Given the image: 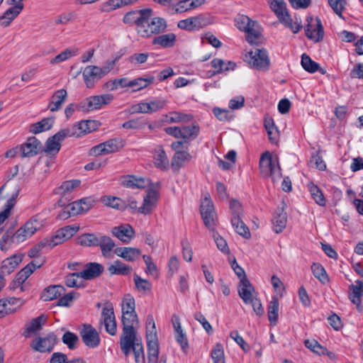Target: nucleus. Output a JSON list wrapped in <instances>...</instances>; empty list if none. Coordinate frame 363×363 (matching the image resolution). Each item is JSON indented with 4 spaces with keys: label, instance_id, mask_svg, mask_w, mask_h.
<instances>
[{
    "label": "nucleus",
    "instance_id": "obj_1",
    "mask_svg": "<svg viewBox=\"0 0 363 363\" xmlns=\"http://www.w3.org/2000/svg\"><path fill=\"white\" fill-rule=\"evenodd\" d=\"M123 332L120 337V347L125 357L131 352L136 359V333L134 328V322L136 320L135 301L130 294L124 296L122 303Z\"/></svg>",
    "mask_w": 363,
    "mask_h": 363
},
{
    "label": "nucleus",
    "instance_id": "obj_2",
    "mask_svg": "<svg viewBox=\"0 0 363 363\" xmlns=\"http://www.w3.org/2000/svg\"><path fill=\"white\" fill-rule=\"evenodd\" d=\"M138 34L148 38L164 33L167 27V21L161 17L151 18L152 9H145L138 11Z\"/></svg>",
    "mask_w": 363,
    "mask_h": 363
},
{
    "label": "nucleus",
    "instance_id": "obj_3",
    "mask_svg": "<svg viewBox=\"0 0 363 363\" xmlns=\"http://www.w3.org/2000/svg\"><path fill=\"white\" fill-rule=\"evenodd\" d=\"M259 170L264 177H270L273 182L279 181L282 177L278 157L272 156L268 151L261 155Z\"/></svg>",
    "mask_w": 363,
    "mask_h": 363
},
{
    "label": "nucleus",
    "instance_id": "obj_4",
    "mask_svg": "<svg viewBox=\"0 0 363 363\" xmlns=\"http://www.w3.org/2000/svg\"><path fill=\"white\" fill-rule=\"evenodd\" d=\"M236 27L247 33L246 40L250 43H256L260 37V33L255 28L257 22L243 14L238 15L235 18Z\"/></svg>",
    "mask_w": 363,
    "mask_h": 363
},
{
    "label": "nucleus",
    "instance_id": "obj_5",
    "mask_svg": "<svg viewBox=\"0 0 363 363\" xmlns=\"http://www.w3.org/2000/svg\"><path fill=\"white\" fill-rule=\"evenodd\" d=\"M160 184L152 186L143 192V203L138 207V212L144 215H150L156 208L159 201L160 194Z\"/></svg>",
    "mask_w": 363,
    "mask_h": 363
},
{
    "label": "nucleus",
    "instance_id": "obj_6",
    "mask_svg": "<svg viewBox=\"0 0 363 363\" xmlns=\"http://www.w3.org/2000/svg\"><path fill=\"white\" fill-rule=\"evenodd\" d=\"M245 61L252 68L267 71L269 68L270 60L264 49H255L245 55Z\"/></svg>",
    "mask_w": 363,
    "mask_h": 363
},
{
    "label": "nucleus",
    "instance_id": "obj_7",
    "mask_svg": "<svg viewBox=\"0 0 363 363\" xmlns=\"http://www.w3.org/2000/svg\"><path fill=\"white\" fill-rule=\"evenodd\" d=\"M111 94L91 96L86 98L79 104V110L83 112H89L101 108L104 105H107L113 100Z\"/></svg>",
    "mask_w": 363,
    "mask_h": 363
},
{
    "label": "nucleus",
    "instance_id": "obj_8",
    "mask_svg": "<svg viewBox=\"0 0 363 363\" xmlns=\"http://www.w3.org/2000/svg\"><path fill=\"white\" fill-rule=\"evenodd\" d=\"M306 22L305 27L306 37L315 43L321 41L324 36V30L320 19L318 17L313 18L308 16Z\"/></svg>",
    "mask_w": 363,
    "mask_h": 363
},
{
    "label": "nucleus",
    "instance_id": "obj_9",
    "mask_svg": "<svg viewBox=\"0 0 363 363\" xmlns=\"http://www.w3.org/2000/svg\"><path fill=\"white\" fill-rule=\"evenodd\" d=\"M201 215L205 225L211 230H213L216 226V214L212 201L206 196L201 204Z\"/></svg>",
    "mask_w": 363,
    "mask_h": 363
},
{
    "label": "nucleus",
    "instance_id": "obj_10",
    "mask_svg": "<svg viewBox=\"0 0 363 363\" xmlns=\"http://www.w3.org/2000/svg\"><path fill=\"white\" fill-rule=\"evenodd\" d=\"M79 335L84 345L89 348H95L100 345L99 334L90 324H84L79 331Z\"/></svg>",
    "mask_w": 363,
    "mask_h": 363
},
{
    "label": "nucleus",
    "instance_id": "obj_11",
    "mask_svg": "<svg viewBox=\"0 0 363 363\" xmlns=\"http://www.w3.org/2000/svg\"><path fill=\"white\" fill-rule=\"evenodd\" d=\"M108 73V68H101L97 66H87L83 72L84 82L88 88H92L96 82Z\"/></svg>",
    "mask_w": 363,
    "mask_h": 363
},
{
    "label": "nucleus",
    "instance_id": "obj_12",
    "mask_svg": "<svg viewBox=\"0 0 363 363\" xmlns=\"http://www.w3.org/2000/svg\"><path fill=\"white\" fill-rule=\"evenodd\" d=\"M68 137H70V132L67 131L66 128L60 130L48 139L45 143V152L50 155H56L60 150V143Z\"/></svg>",
    "mask_w": 363,
    "mask_h": 363
},
{
    "label": "nucleus",
    "instance_id": "obj_13",
    "mask_svg": "<svg viewBox=\"0 0 363 363\" xmlns=\"http://www.w3.org/2000/svg\"><path fill=\"white\" fill-rule=\"evenodd\" d=\"M101 316L106 332L111 335H115L117 332V325L111 303L105 304L102 309Z\"/></svg>",
    "mask_w": 363,
    "mask_h": 363
},
{
    "label": "nucleus",
    "instance_id": "obj_14",
    "mask_svg": "<svg viewBox=\"0 0 363 363\" xmlns=\"http://www.w3.org/2000/svg\"><path fill=\"white\" fill-rule=\"evenodd\" d=\"M96 125L95 121H82L66 129L70 132V137H80L94 130Z\"/></svg>",
    "mask_w": 363,
    "mask_h": 363
},
{
    "label": "nucleus",
    "instance_id": "obj_15",
    "mask_svg": "<svg viewBox=\"0 0 363 363\" xmlns=\"http://www.w3.org/2000/svg\"><path fill=\"white\" fill-rule=\"evenodd\" d=\"M40 148V142L35 137H30L20 146L22 157H31L38 155Z\"/></svg>",
    "mask_w": 363,
    "mask_h": 363
},
{
    "label": "nucleus",
    "instance_id": "obj_16",
    "mask_svg": "<svg viewBox=\"0 0 363 363\" xmlns=\"http://www.w3.org/2000/svg\"><path fill=\"white\" fill-rule=\"evenodd\" d=\"M111 233L123 242L128 243L133 238L135 231L129 224H121L113 227L111 229Z\"/></svg>",
    "mask_w": 363,
    "mask_h": 363
},
{
    "label": "nucleus",
    "instance_id": "obj_17",
    "mask_svg": "<svg viewBox=\"0 0 363 363\" xmlns=\"http://www.w3.org/2000/svg\"><path fill=\"white\" fill-rule=\"evenodd\" d=\"M255 289L248 279L240 281L238 294L245 304H250L257 297L254 296Z\"/></svg>",
    "mask_w": 363,
    "mask_h": 363
},
{
    "label": "nucleus",
    "instance_id": "obj_18",
    "mask_svg": "<svg viewBox=\"0 0 363 363\" xmlns=\"http://www.w3.org/2000/svg\"><path fill=\"white\" fill-rule=\"evenodd\" d=\"M102 264L97 262H89L83 271L79 272L81 277L85 280H91L99 277L104 272Z\"/></svg>",
    "mask_w": 363,
    "mask_h": 363
},
{
    "label": "nucleus",
    "instance_id": "obj_19",
    "mask_svg": "<svg viewBox=\"0 0 363 363\" xmlns=\"http://www.w3.org/2000/svg\"><path fill=\"white\" fill-rule=\"evenodd\" d=\"M167 101L156 99L149 102H140L138 104V112L144 113H152L165 107Z\"/></svg>",
    "mask_w": 363,
    "mask_h": 363
},
{
    "label": "nucleus",
    "instance_id": "obj_20",
    "mask_svg": "<svg viewBox=\"0 0 363 363\" xmlns=\"http://www.w3.org/2000/svg\"><path fill=\"white\" fill-rule=\"evenodd\" d=\"M56 344V336L50 334L45 337H39L33 342V349L40 352H50Z\"/></svg>",
    "mask_w": 363,
    "mask_h": 363
},
{
    "label": "nucleus",
    "instance_id": "obj_21",
    "mask_svg": "<svg viewBox=\"0 0 363 363\" xmlns=\"http://www.w3.org/2000/svg\"><path fill=\"white\" fill-rule=\"evenodd\" d=\"M23 255L21 254L13 255L6 259H5L1 267V274L3 277L4 275H9L14 271L18 265L22 262Z\"/></svg>",
    "mask_w": 363,
    "mask_h": 363
},
{
    "label": "nucleus",
    "instance_id": "obj_22",
    "mask_svg": "<svg viewBox=\"0 0 363 363\" xmlns=\"http://www.w3.org/2000/svg\"><path fill=\"white\" fill-rule=\"evenodd\" d=\"M23 9V4L18 2L12 7L8 9L4 13L0 16L1 26L8 27L11 23L20 14Z\"/></svg>",
    "mask_w": 363,
    "mask_h": 363
},
{
    "label": "nucleus",
    "instance_id": "obj_23",
    "mask_svg": "<svg viewBox=\"0 0 363 363\" xmlns=\"http://www.w3.org/2000/svg\"><path fill=\"white\" fill-rule=\"evenodd\" d=\"M67 98V92L65 89L56 91L50 98L48 108L52 112H55L62 108Z\"/></svg>",
    "mask_w": 363,
    "mask_h": 363
},
{
    "label": "nucleus",
    "instance_id": "obj_24",
    "mask_svg": "<svg viewBox=\"0 0 363 363\" xmlns=\"http://www.w3.org/2000/svg\"><path fill=\"white\" fill-rule=\"evenodd\" d=\"M273 230L276 233H280L286 228L287 216L282 208H278L272 219Z\"/></svg>",
    "mask_w": 363,
    "mask_h": 363
},
{
    "label": "nucleus",
    "instance_id": "obj_25",
    "mask_svg": "<svg viewBox=\"0 0 363 363\" xmlns=\"http://www.w3.org/2000/svg\"><path fill=\"white\" fill-rule=\"evenodd\" d=\"M81 184L79 179H72L65 181L60 186L55 188L53 191L54 194L61 195L64 196L69 194L78 188Z\"/></svg>",
    "mask_w": 363,
    "mask_h": 363
},
{
    "label": "nucleus",
    "instance_id": "obj_26",
    "mask_svg": "<svg viewBox=\"0 0 363 363\" xmlns=\"http://www.w3.org/2000/svg\"><path fill=\"white\" fill-rule=\"evenodd\" d=\"M355 283V285L352 284L350 286L352 293L350 295L349 298L352 303L357 305L358 311H361V296L363 294V281L357 280Z\"/></svg>",
    "mask_w": 363,
    "mask_h": 363
},
{
    "label": "nucleus",
    "instance_id": "obj_27",
    "mask_svg": "<svg viewBox=\"0 0 363 363\" xmlns=\"http://www.w3.org/2000/svg\"><path fill=\"white\" fill-rule=\"evenodd\" d=\"M65 293V289L61 285H53L45 288L42 294V298L45 301L56 299Z\"/></svg>",
    "mask_w": 363,
    "mask_h": 363
},
{
    "label": "nucleus",
    "instance_id": "obj_28",
    "mask_svg": "<svg viewBox=\"0 0 363 363\" xmlns=\"http://www.w3.org/2000/svg\"><path fill=\"white\" fill-rule=\"evenodd\" d=\"M200 132V128L197 124L184 125L181 127V139L184 142L189 143L196 139Z\"/></svg>",
    "mask_w": 363,
    "mask_h": 363
},
{
    "label": "nucleus",
    "instance_id": "obj_29",
    "mask_svg": "<svg viewBox=\"0 0 363 363\" xmlns=\"http://www.w3.org/2000/svg\"><path fill=\"white\" fill-rule=\"evenodd\" d=\"M268 3L279 21L289 14L284 0H269Z\"/></svg>",
    "mask_w": 363,
    "mask_h": 363
},
{
    "label": "nucleus",
    "instance_id": "obj_30",
    "mask_svg": "<svg viewBox=\"0 0 363 363\" xmlns=\"http://www.w3.org/2000/svg\"><path fill=\"white\" fill-rule=\"evenodd\" d=\"M55 122L53 117L44 118L40 121L30 125V132L38 134L50 130Z\"/></svg>",
    "mask_w": 363,
    "mask_h": 363
},
{
    "label": "nucleus",
    "instance_id": "obj_31",
    "mask_svg": "<svg viewBox=\"0 0 363 363\" xmlns=\"http://www.w3.org/2000/svg\"><path fill=\"white\" fill-rule=\"evenodd\" d=\"M176 41V35L172 33L160 35L152 39L153 45H158L162 48H171Z\"/></svg>",
    "mask_w": 363,
    "mask_h": 363
},
{
    "label": "nucleus",
    "instance_id": "obj_32",
    "mask_svg": "<svg viewBox=\"0 0 363 363\" xmlns=\"http://www.w3.org/2000/svg\"><path fill=\"white\" fill-rule=\"evenodd\" d=\"M231 224L235 232L245 238H250L251 236L248 227L240 217H231Z\"/></svg>",
    "mask_w": 363,
    "mask_h": 363
},
{
    "label": "nucleus",
    "instance_id": "obj_33",
    "mask_svg": "<svg viewBox=\"0 0 363 363\" xmlns=\"http://www.w3.org/2000/svg\"><path fill=\"white\" fill-rule=\"evenodd\" d=\"M50 363H86L82 357H74L71 359L62 352H54L50 359Z\"/></svg>",
    "mask_w": 363,
    "mask_h": 363
},
{
    "label": "nucleus",
    "instance_id": "obj_34",
    "mask_svg": "<svg viewBox=\"0 0 363 363\" xmlns=\"http://www.w3.org/2000/svg\"><path fill=\"white\" fill-rule=\"evenodd\" d=\"M191 159V155L186 151H177L172 160V167L174 169H178L182 167L185 162H189Z\"/></svg>",
    "mask_w": 363,
    "mask_h": 363
},
{
    "label": "nucleus",
    "instance_id": "obj_35",
    "mask_svg": "<svg viewBox=\"0 0 363 363\" xmlns=\"http://www.w3.org/2000/svg\"><path fill=\"white\" fill-rule=\"evenodd\" d=\"M100 240V244L99 246L101 247V253L105 257H110L111 252L113 250L115 247V242L113 240L108 236L101 235L99 238Z\"/></svg>",
    "mask_w": 363,
    "mask_h": 363
},
{
    "label": "nucleus",
    "instance_id": "obj_36",
    "mask_svg": "<svg viewBox=\"0 0 363 363\" xmlns=\"http://www.w3.org/2000/svg\"><path fill=\"white\" fill-rule=\"evenodd\" d=\"M194 20V26L197 30L205 28L214 23V17L208 13H200L193 16Z\"/></svg>",
    "mask_w": 363,
    "mask_h": 363
},
{
    "label": "nucleus",
    "instance_id": "obj_37",
    "mask_svg": "<svg viewBox=\"0 0 363 363\" xmlns=\"http://www.w3.org/2000/svg\"><path fill=\"white\" fill-rule=\"evenodd\" d=\"M77 243L85 247H96L99 246L100 240L94 233H84L78 237Z\"/></svg>",
    "mask_w": 363,
    "mask_h": 363
},
{
    "label": "nucleus",
    "instance_id": "obj_38",
    "mask_svg": "<svg viewBox=\"0 0 363 363\" xmlns=\"http://www.w3.org/2000/svg\"><path fill=\"white\" fill-rule=\"evenodd\" d=\"M279 305L278 298L276 296H273L267 308L268 319L272 325H275L277 321Z\"/></svg>",
    "mask_w": 363,
    "mask_h": 363
},
{
    "label": "nucleus",
    "instance_id": "obj_39",
    "mask_svg": "<svg viewBox=\"0 0 363 363\" xmlns=\"http://www.w3.org/2000/svg\"><path fill=\"white\" fill-rule=\"evenodd\" d=\"M104 143L108 155L118 152L125 145V141L122 138H112Z\"/></svg>",
    "mask_w": 363,
    "mask_h": 363
},
{
    "label": "nucleus",
    "instance_id": "obj_40",
    "mask_svg": "<svg viewBox=\"0 0 363 363\" xmlns=\"http://www.w3.org/2000/svg\"><path fill=\"white\" fill-rule=\"evenodd\" d=\"M167 122L169 123L189 122L193 119L190 114L184 113L178 111L169 112L166 115Z\"/></svg>",
    "mask_w": 363,
    "mask_h": 363
},
{
    "label": "nucleus",
    "instance_id": "obj_41",
    "mask_svg": "<svg viewBox=\"0 0 363 363\" xmlns=\"http://www.w3.org/2000/svg\"><path fill=\"white\" fill-rule=\"evenodd\" d=\"M312 272L322 284H325L329 281L328 276L324 267L319 263H313L311 265Z\"/></svg>",
    "mask_w": 363,
    "mask_h": 363
},
{
    "label": "nucleus",
    "instance_id": "obj_42",
    "mask_svg": "<svg viewBox=\"0 0 363 363\" xmlns=\"http://www.w3.org/2000/svg\"><path fill=\"white\" fill-rule=\"evenodd\" d=\"M108 270L111 274L127 275L130 273V268L120 260H116L108 267Z\"/></svg>",
    "mask_w": 363,
    "mask_h": 363
},
{
    "label": "nucleus",
    "instance_id": "obj_43",
    "mask_svg": "<svg viewBox=\"0 0 363 363\" xmlns=\"http://www.w3.org/2000/svg\"><path fill=\"white\" fill-rule=\"evenodd\" d=\"M309 191L313 199L320 206H325L326 201L321 190L314 184L308 185Z\"/></svg>",
    "mask_w": 363,
    "mask_h": 363
},
{
    "label": "nucleus",
    "instance_id": "obj_44",
    "mask_svg": "<svg viewBox=\"0 0 363 363\" xmlns=\"http://www.w3.org/2000/svg\"><path fill=\"white\" fill-rule=\"evenodd\" d=\"M301 64L304 70L309 73H314L318 69V63L313 61L307 54L301 55Z\"/></svg>",
    "mask_w": 363,
    "mask_h": 363
},
{
    "label": "nucleus",
    "instance_id": "obj_45",
    "mask_svg": "<svg viewBox=\"0 0 363 363\" xmlns=\"http://www.w3.org/2000/svg\"><path fill=\"white\" fill-rule=\"evenodd\" d=\"M155 164L157 168L166 170L169 167V160L163 149H160L155 157Z\"/></svg>",
    "mask_w": 363,
    "mask_h": 363
},
{
    "label": "nucleus",
    "instance_id": "obj_46",
    "mask_svg": "<svg viewBox=\"0 0 363 363\" xmlns=\"http://www.w3.org/2000/svg\"><path fill=\"white\" fill-rule=\"evenodd\" d=\"M211 357L213 363H225V354L223 347L221 343H216L211 352Z\"/></svg>",
    "mask_w": 363,
    "mask_h": 363
},
{
    "label": "nucleus",
    "instance_id": "obj_47",
    "mask_svg": "<svg viewBox=\"0 0 363 363\" xmlns=\"http://www.w3.org/2000/svg\"><path fill=\"white\" fill-rule=\"evenodd\" d=\"M62 341L69 350H74L77 348L79 337L76 334L67 331L63 334Z\"/></svg>",
    "mask_w": 363,
    "mask_h": 363
},
{
    "label": "nucleus",
    "instance_id": "obj_48",
    "mask_svg": "<svg viewBox=\"0 0 363 363\" xmlns=\"http://www.w3.org/2000/svg\"><path fill=\"white\" fill-rule=\"evenodd\" d=\"M67 240V238L65 237L61 228L57 230L55 234L51 238H45V240L48 244L49 248H52L55 246L64 242Z\"/></svg>",
    "mask_w": 363,
    "mask_h": 363
},
{
    "label": "nucleus",
    "instance_id": "obj_49",
    "mask_svg": "<svg viewBox=\"0 0 363 363\" xmlns=\"http://www.w3.org/2000/svg\"><path fill=\"white\" fill-rule=\"evenodd\" d=\"M101 201L106 206L116 209H121L124 206L123 201L116 196H104L101 197Z\"/></svg>",
    "mask_w": 363,
    "mask_h": 363
},
{
    "label": "nucleus",
    "instance_id": "obj_50",
    "mask_svg": "<svg viewBox=\"0 0 363 363\" xmlns=\"http://www.w3.org/2000/svg\"><path fill=\"white\" fill-rule=\"evenodd\" d=\"M77 50L74 49H66L63 52H60L57 55H56L55 57L51 59L50 63L52 65H55L62 62H64L72 56L76 55Z\"/></svg>",
    "mask_w": 363,
    "mask_h": 363
},
{
    "label": "nucleus",
    "instance_id": "obj_51",
    "mask_svg": "<svg viewBox=\"0 0 363 363\" xmlns=\"http://www.w3.org/2000/svg\"><path fill=\"white\" fill-rule=\"evenodd\" d=\"M279 22L286 28L291 29L294 33H297L302 28L301 22H298V21L293 22L292 18L289 14L281 19V21Z\"/></svg>",
    "mask_w": 363,
    "mask_h": 363
},
{
    "label": "nucleus",
    "instance_id": "obj_52",
    "mask_svg": "<svg viewBox=\"0 0 363 363\" xmlns=\"http://www.w3.org/2000/svg\"><path fill=\"white\" fill-rule=\"evenodd\" d=\"M118 182L123 187L133 189L136 188V177L135 175H122L118 178Z\"/></svg>",
    "mask_w": 363,
    "mask_h": 363
},
{
    "label": "nucleus",
    "instance_id": "obj_53",
    "mask_svg": "<svg viewBox=\"0 0 363 363\" xmlns=\"http://www.w3.org/2000/svg\"><path fill=\"white\" fill-rule=\"evenodd\" d=\"M115 254L128 261L134 259L135 250L130 247H117L114 250Z\"/></svg>",
    "mask_w": 363,
    "mask_h": 363
},
{
    "label": "nucleus",
    "instance_id": "obj_54",
    "mask_svg": "<svg viewBox=\"0 0 363 363\" xmlns=\"http://www.w3.org/2000/svg\"><path fill=\"white\" fill-rule=\"evenodd\" d=\"M34 271L27 264L16 276L15 282L18 285L23 284Z\"/></svg>",
    "mask_w": 363,
    "mask_h": 363
},
{
    "label": "nucleus",
    "instance_id": "obj_55",
    "mask_svg": "<svg viewBox=\"0 0 363 363\" xmlns=\"http://www.w3.org/2000/svg\"><path fill=\"white\" fill-rule=\"evenodd\" d=\"M152 291V284L146 279L138 276V292L143 295H149Z\"/></svg>",
    "mask_w": 363,
    "mask_h": 363
},
{
    "label": "nucleus",
    "instance_id": "obj_56",
    "mask_svg": "<svg viewBox=\"0 0 363 363\" xmlns=\"http://www.w3.org/2000/svg\"><path fill=\"white\" fill-rule=\"evenodd\" d=\"M305 346L310 349L313 352H315L318 354H325L327 351L326 348L322 347L316 340H306L304 342Z\"/></svg>",
    "mask_w": 363,
    "mask_h": 363
},
{
    "label": "nucleus",
    "instance_id": "obj_57",
    "mask_svg": "<svg viewBox=\"0 0 363 363\" xmlns=\"http://www.w3.org/2000/svg\"><path fill=\"white\" fill-rule=\"evenodd\" d=\"M23 226L27 230V235H30L31 237L40 228L41 225L36 218L33 217L30 220L26 222Z\"/></svg>",
    "mask_w": 363,
    "mask_h": 363
},
{
    "label": "nucleus",
    "instance_id": "obj_58",
    "mask_svg": "<svg viewBox=\"0 0 363 363\" xmlns=\"http://www.w3.org/2000/svg\"><path fill=\"white\" fill-rule=\"evenodd\" d=\"M45 322L46 318L44 315H40L31 320L26 330L28 333H35L38 330Z\"/></svg>",
    "mask_w": 363,
    "mask_h": 363
},
{
    "label": "nucleus",
    "instance_id": "obj_59",
    "mask_svg": "<svg viewBox=\"0 0 363 363\" xmlns=\"http://www.w3.org/2000/svg\"><path fill=\"white\" fill-rule=\"evenodd\" d=\"M213 113L218 120L222 121H228L232 118L231 112L227 109L214 108Z\"/></svg>",
    "mask_w": 363,
    "mask_h": 363
},
{
    "label": "nucleus",
    "instance_id": "obj_60",
    "mask_svg": "<svg viewBox=\"0 0 363 363\" xmlns=\"http://www.w3.org/2000/svg\"><path fill=\"white\" fill-rule=\"evenodd\" d=\"M230 209L231 211L232 217L241 218L243 215V209L242 206L240 203L235 199H232L230 201Z\"/></svg>",
    "mask_w": 363,
    "mask_h": 363
},
{
    "label": "nucleus",
    "instance_id": "obj_61",
    "mask_svg": "<svg viewBox=\"0 0 363 363\" xmlns=\"http://www.w3.org/2000/svg\"><path fill=\"white\" fill-rule=\"evenodd\" d=\"M175 339L181 346L182 350L186 352L189 348V343L186 335L183 333L182 330L175 331Z\"/></svg>",
    "mask_w": 363,
    "mask_h": 363
},
{
    "label": "nucleus",
    "instance_id": "obj_62",
    "mask_svg": "<svg viewBox=\"0 0 363 363\" xmlns=\"http://www.w3.org/2000/svg\"><path fill=\"white\" fill-rule=\"evenodd\" d=\"M194 20L193 16L187 18L184 20H181L178 22L177 26L179 28L188 30V31H192L197 30L196 28L194 26Z\"/></svg>",
    "mask_w": 363,
    "mask_h": 363
},
{
    "label": "nucleus",
    "instance_id": "obj_63",
    "mask_svg": "<svg viewBox=\"0 0 363 363\" xmlns=\"http://www.w3.org/2000/svg\"><path fill=\"white\" fill-rule=\"evenodd\" d=\"M77 297H78V294L74 291L67 294H64L63 296L58 299L57 305L59 306H69V303Z\"/></svg>",
    "mask_w": 363,
    "mask_h": 363
},
{
    "label": "nucleus",
    "instance_id": "obj_64",
    "mask_svg": "<svg viewBox=\"0 0 363 363\" xmlns=\"http://www.w3.org/2000/svg\"><path fill=\"white\" fill-rule=\"evenodd\" d=\"M213 238L218 250L224 254H229L230 249L228 246L227 242L218 234H214Z\"/></svg>",
    "mask_w": 363,
    "mask_h": 363
}]
</instances>
